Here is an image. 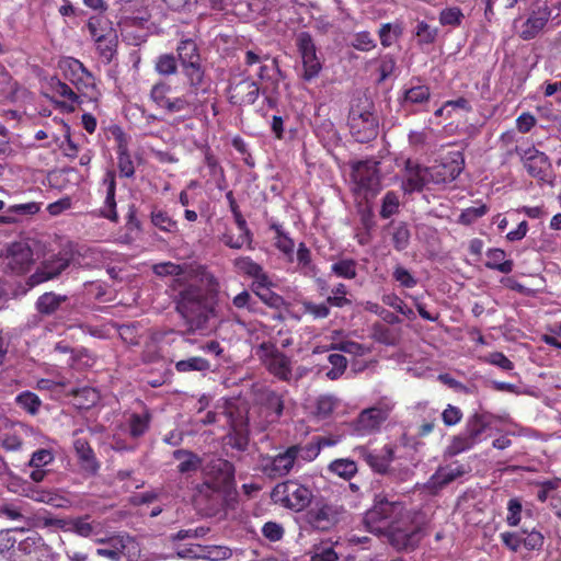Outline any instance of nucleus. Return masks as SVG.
Returning a JSON list of instances; mask_svg holds the SVG:
<instances>
[{"label": "nucleus", "instance_id": "f257e3e1", "mask_svg": "<svg viewBox=\"0 0 561 561\" xmlns=\"http://www.w3.org/2000/svg\"><path fill=\"white\" fill-rule=\"evenodd\" d=\"M157 276H172L169 289L175 296L176 310L185 320L192 332L203 330L211 314L207 298L198 286L187 285L188 273L186 265L162 262L152 267Z\"/></svg>", "mask_w": 561, "mask_h": 561}, {"label": "nucleus", "instance_id": "f03ea898", "mask_svg": "<svg viewBox=\"0 0 561 561\" xmlns=\"http://www.w3.org/2000/svg\"><path fill=\"white\" fill-rule=\"evenodd\" d=\"M58 66L65 79L69 80L80 94H77L60 79L53 77L46 84L47 95L53 101L73 111L77 105L82 103L81 98L89 101L98 100L100 92L96 89L95 78L80 60L73 57H64Z\"/></svg>", "mask_w": 561, "mask_h": 561}, {"label": "nucleus", "instance_id": "7ed1b4c3", "mask_svg": "<svg viewBox=\"0 0 561 561\" xmlns=\"http://www.w3.org/2000/svg\"><path fill=\"white\" fill-rule=\"evenodd\" d=\"M362 453L374 471L389 473L401 481L411 478L412 467H415L416 463L414 447L409 444L405 436H402L394 445H386L379 451H368L363 448Z\"/></svg>", "mask_w": 561, "mask_h": 561}, {"label": "nucleus", "instance_id": "20e7f679", "mask_svg": "<svg viewBox=\"0 0 561 561\" xmlns=\"http://www.w3.org/2000/svg\"><path fill=\"white\" fill-rule=\"evenodd\" d=\"M209 93L204 88L188 85L185 93L173 95V87L169 82L160 80L151 87L149 99L158 108L169 114L196 113L205 105V95Z\"/></svg>", "mask_w": 561, "mask_h": 561}, {"label": "nucleus", "instance_id": "39448f33", "mask_svg": "<svg viewBox=\"0 0 561 561\" xmlns=\"http://www.w3.org/2000/svg\"><path fill=\"white\" fill-rule=\"evenodd\" d=\"M270 228L275 232L273 238L274 247L280 252L287 263L295 264L294 271L306 276H314L317 270L312 262L310 249L304 242H300L295 252V241L284 229L283 225L274 221L270 225Z\"/></svg>", "mask_w": 561, "mask_h": 561}, {"label": "nucleus", "instance_id": "423d86ee", "mask_svg": "<svg viewBox=\"0 0 561 561\" xmlns=\"http://www.w3.org/2000/svg\"><path fill=\"white\" fill-rule=\"evenodd\" d=\"M244 64L249 67L257 66L256 76L262 82V95L270 107L276 106L274 94L278 90L282 78V71L276 58H271L266 54L247 50Z\"/></svg>", "mask_w": 561, "mask_h": 561}, {"label": "nucleus", "instance_id": "0eeeda50", "mask_svg": "<svg viewBox=\"0 0 561 561\" xmlns=\"http://www.w3.org/2000/svg\"><path fill=\"white\" fill-rule=\"evenodd\" d=\"M204 488L210 490L218 501H226L234 491V467L221 458L211 459L203 467Z\"/></svg>", "mask_w": 561, "mask_h": 561}, {"label": "nucleus", "instance_id": "6e6552de", "mask_svg": "<svg viewBox=\"0 0 561 561\" xmlns=\"http://www.w3.org/2000/svg\"><path fill=\"white\" fill-rule=\"evenodd\" d=\"M176 51L188 85L204 88L206 92L210 93L211 83L205 77L196 43L191 38L182 39L176 47Z\"/></svg>", "mask_w": 561, "mask_h": 561}, {"label": "nucleus", "instance_id": "1a4fd4ad", "mask_svg": "<svg viewBox=\"0 0 561 561\" xmlns=\"http://www.w3.org/2000/svg\"><path fill=\"white\" fill-rule=\"evenodd\" d=\"M272 499L286 508L301 512L310 505L313 493L298 480H287L276 484L272 491Z\"/></svg>", "mask_w": 561, "mask_h": 561}, {"label": "nucleus", "instance_id": "9d476101", "mask_svg": "<svg viewBox=\"0 0 561 561\" xmlns=\"http://www.w3.org/2000/svg\"><path fill=\"white\" fill-rule=\"evenodd\" d=\"M486 427L488 423L483 415L474 413L469 416L465 428L458 435L454 436L450 444L447 446L446 455L453 457L473 448L482 442Z\"/></svg>", "mask_w": 561, "mask_h": 561}, {"label": "nucleus", "instance_id": "9b49d317", "mask_svg": "<svg viewBox=\"0 0 561 561\" xmlns=\"http://www.w3.org/2000/svg\"><path fill=\"white\" fill-rule=\"evenodd\" d=\"M255 354L271 375L283 381L291 379L293 360L275 344L263 342L257 346Z\"/></svg>", "mask_w": 561, "mask_h": 561}, {"label": "nucleus", "instance_id": "f8f14e48", "mask_svg": "<svg viewBox=\"0 0 561 561\" xmlns=\"http://www.w3.org/2000/svg\"><path fill=\"white\" fill-rule=\"evenodd\" d=\"M527 173L542 183H552L553 170L549 157L534 146L515 148Z\"/></svg>", "mask_w": 561, "mask_h": 561}, {"label": "nucleus", "instance_id": "ddd939ff", "mask_svg": "<svg viewBox=\"0 0 561 561\" xmlns=\"http://www.w3.org/2000/svg\"><path fill=\"white\" fill-rule=\"evenodd\" d=\"M377 116L370 111V106L353 105L348 114V126L352 136L358 142H367L378 134Z\"/></svg>", "mask_w": 561, "mask_h": 561}, {"label": "nucleus", "instance_id": "4468645a", "mask_svg": "<svg viewBox=\"0 0 561 561\" xmlns=\"http://www.w3.org/2000/svg\"><path fill=\"white\" fill-rule=\"evenodd\" d=\"M344 512L343 506L336 503L319 500L307 512L306 520L314 529L329 530L340 522Z\"/></svg>", "mask_w": 561, "mask_h": 561}, {"label": "nucleus", "instance_id": "2eb2a0df", "mask_svg": "<svg viewBox=\"0 0 561 561\" xmlns=\"http://www.w3.org/2000/svg\"><path fill=\"white\" fill-rule=\"evenodd\" d=\"M296 45L302 61L301 78L305 81L316 79L322 70V64L317 55V48L311 35L301 32L297 35Z\"/></svg>", "mask_w": 561, "mask_h": 561}, {"label": "nucleus", "instance_id": "dca6fc26", "mask_svg": "<svg viewBox=\"0 0 561 561\" xmlns=\"http://www.w3.org/2000/svg\"><path fill=\"white\" fill-rule=\"evenodd\" d=\"M228 100L232 105H252L262 94V89L251 77H234L228 85Z\"/></svg>", "mask_w": 561, "mask_h": 561}, {"label": "nucleus", "instance_id": "f3484780", "mask_svg": "<svg viewBox=\"0 0 561 561\" xmlns=\"http://www.w3.org/2000/svg\"><path fill=\"white\" fill-rule=\"evenodd\" d=\"M352 178L358 190L376 194L380 183L378 162L373 160L357 162L353 167Z\"/></svg>", "mask_w": 561, "mask_h": 561}, {"label": "nucleus", "instance_id": "a211bd4d", "mask_svg": "<svg viewBox=\"0 0 561 561\" xmlns=\"http://www.w3.org/2000/svg\"><path fill=\"white\" fill-rule=\"evenodd\" d=\"M430 184L428 168L419 164L412 159L404 161L401 188L404 193L420 192Z\"/></svg>", "mask_w": 561, "mask_h": 561}, {"label": "nucleus", "instance_id": "6ab92c4d", "mask_svg": "<svg viewBox=\"0 0 561 561\" xmlns=\"http://www.w3.org/2000/svg\"><path fill=\"white\" fill-rule=\"evenodd\" d=\"M108 546L96 549V554L112 561H121L123 556H131L136 548V541L125 533H117L108 537Z\"/></svg>", "mask_w": 561, "mask_h": 561}, {"label": "nucleus", "instance_id": "aec40b11", "mask_svg": "<svg viewBox=\"0 0 561 561\" xmlns=\"http://www.w3.org/2000/svg\"><path fill=\"white\" fill-rule=\"evenodd\" d=\"M393 506L387 501L376 503L364 516L365 528L376 535L383 534L389 525Z\"/></svg>", "mask_w": 561, "mask_h": 561}, {"label": "nucleus", "instance_id": "412c9836", "mask_svg": "<svg viewBox=\"0 0 561 561\" xmlns=\"http://www.w3.org/2000/svg\"><path fill=\"white\" fill-rule=\"evenodd\" d=\"M293 469H297L295 458L288 447L285 451L262 460V470L271 478L287 476Z\"/></svg>", "mask_w": 561, "mask_h": 561}, {"label": "nucleus", "instance_id": "4be33fe9", "mask_svg": "<svg viewBox=\"0 0 561 561\" xmlns=\"http://www.w3.org/2000/svg\"><path fill=\"white\" fill-rule=\"evenodd\" d=\"M466 473L465 467L460 463L440 466L425 483V489L436 494L443 488Z\"/></svg>", "mask_w": 561, "mask_h": 561}, {"label": "nucleus", "instance_id": "5701e85b", "mask_svg": "<svg viewBox=\"0 0 561 561\" xmlns=\"http://www.w3.org/2000/svg\"><path fill=\"white\" fill-rule=\"evenodd\" d=\"M8 266L15 273L26 272L33 262L31 248L23 242L12 243L7 250Z\"/></svg>", "mask_w": 561, "mask_h": 561}, {"label": "nucleus", "instance_id": "b1692460", "mask_svg": "<svg viewBox=\"0 0 561 561\" xmlns=\"http://www.w3.org/2000/svg\"><path fill=\"white\" fill-rule=\"evenodd\" d=\"M461 171V163L456 160L428 167L430 184H444L453 182L459 176Z\"/></svg>", "mask_w": 561, "mask_h": 561}, {"label": "nucleus", "instance_id": "393cba45", "mask_svg": "<svg viewBox=\"0 0 561 561\" xmlns=\"http://www.w3.org/2000/svg\"><path fill=\"white\" fill-rule=\"evenodd\" d=\"M105 188V199L103 206L100 208V215L111 221H117L118 216L116 211V201H115V191H116V182H115V173L113 171H107L103 178L102 182Z\"/></svg>", "mask_w": 561, "mask_h": 561}, {"label": "nucleus", "instance_id": "a878e982", "mask_svg": "<svg viewBox=\"0 0 561 561\" xmlns=\"http://www.w3.org/2000/svg\"><path fill=\"white\" fill-rule=\"evenodd\" d=\"M387 421L376 409L369 407L363 410L356 419L355 431L358 435L376 432Z\"/></svg>", "mask_w": 561, "mask_h": 561}, {"label": "nucleus", "instance_id": "bb28decb", "mask_svg": "<svg viewBox=\"0 0 561 561\" xmlns=\"http://www.w3.org/2000/svg\"><path fill=\"white\" fill-rule=\"evenodd\" d=\"M68 266V259L56 257L55 260L44 264L33 275H31L28 283L31 286H35L43 282L53 279L61 274Z\"/></svg>", "mask_w": 561, "mask_h": 561}, {"label": "nucleus", "instance_id": "cd10ccee", "mask_svg": "<svg viewBox=\"0 0 561 561\" xmlns=\"http://www.w3.org/2000/svg\"><path fill=\"white\" fill-rule=\"evenodd\" d=\"M32 501L56 508H68L71 505L70 500L62 495L58 489L45 488L41 484L35 485Z\"/></svg>", "mask_w": 561, "mask_h": 561}, {"label": "nucleus", "instance_id": "c85d7f7f", "mask_svg": "<svg viewBox=\"0 0 561 561\" xmlns=\"http://www.w3.org/2000/svg\"><path fill=\"white\" fill-rule=\"evenodd\" d=\"M67 533H73L83 538H92L93 536L102 535V524L96 520H91L90 515L78 517H69Z\"/></svg>", "mask_w": 561, "mask_h": 561}, {"label": "nucleus", "instance_id": "c756f323", "mask_svg": "<svg viewBox=\"0 0 561 561\" xmlns=\"http://www.w3.org/2000/svg\"><path fill=\"white\" fill-rule=\"evenodd\" d=\"M261 405L266 421L268 423L276 422L283 414V396L272 390L264 391L261 396Z\"/></svg>", "mask_w": 561, "mask_h": 561}, {"label": "nucleus", "instance_id": "7c9ffc66", "mask_svg": "<svg viewBox=\"0 0 561 561\" xmlns=\"http://www.w3.org/2000/svg\"><path fill=\"white\" fill-rule=\"evenodd\" d=\"M549 16L550 12H548L547 8L534 11L527 21L523 24L520 31L522 38H534L545 27Z\"/></svg>", "mask_w": 561, "mask_h": 561}, {"label": "nucleus", "instance_id": "2f4dec72", "mask_svg": "<svg viewBox=\"0 0 561 561\" xmlns=\"http://www.w3.org/2000/svg\"><path fill=\"white\" fill-rule=\"evenodd\" d=\"M73 448L81 467L88 472L95 473L99 469V463L88 440L83 437L75 438Z\"/></svg>", "mask_w": 561, "mask_h": 561}, {"label": "nucleus", "instance_id": "473e14b6", "mask_svg": "<svg viewBox=\"0 0 561 561\" xmlns=\"http://www.w3.org/2000/svg\"><path fill=\"white\" fill-rule=\"evenodd\" d=\"M173 457L180 461L178 470L182 474L196 472L199 468L203 469L202 458L187 449H176L173 451Z\"/></svg>", "mask_w": 561, "mask_h": 561}, {"label": "nucleus", "instance_id": "72a5a7b5", "mask_svg": "<svg viewBox=\"0 0 561 561\" xmlns=\"http://www.w3.org/2000/svg\"><path fill=\"white\" fill-rule=\"evenodd\" d=\"M485 255V266L488 268L495 270L504 274H508L513 271L514 262L512 260L506 259V253L504 250L499 248L489 249Z\"/></svg>", "mask_w": 561, "mask_h": 561}, {"label": "nucleus", "instance_id": "f704fd0d", "mask_svg": "<svg viewBox=\"0 0 561 561\" xmlns=\"http://www.w3.org/2000/svg\"><path fill=\"white\" fill-rule=\"evenodd\" d=\"M290 451L295 458L297 469H300L305 463L311 462L320 454V446L318 444L294 445L290 446Z\"/></svg>", "mask_w": 561, "mask_h": 561}, {"label": "nucleus", "instance_id": "c9c22d12", "mask_svg": "<svg viewBox=\"0 0 561 561\" xmlns=\"http://www.w3.org/2000/svg\"><path fill=\"white\" fill-rule=\"evenodd\" d=\"M403 34L402 22L382 23L378 31V36L382 47L392 46Z\"/></svg>", "mask_w": 561, "mask_h": 561}, {"label": "nucleus", "instance_id": "e433bc0d", "mask_svg": "<svg viewBox=\"0 0 561 561\" xmlns=\"http://www.w3.org/2000/svg\"><path fill=\"white\" fill-rule=\"evenodd\" d=\"M150 218L152 225L163 232L175 234L179 231L178 222L163 209L153 208Z\"/></svg>", "mask_w": 561, "mask_h": 561}, {"label": "nucleus", "instance_id": "4c0bfd02", "mask_svg": "<svg viewBox=\"0 0 561 561\" xmlns=\"http://www.w3.org/2000/svg\"><path fill=\"white\" fill-rule=\"evenodd\" d=\"M67 300V296L57 295L55 293H45L36 301V308L42 314H51L59 309L62 302Z\"/></svg>", "mask_w": 561, "mask_h": 561}, {"label": "nucleus", "instance_id": "58836bf2", "mask_svg": "<svg viewBox=\"0 0 561 561\" xmlns=\"http://www.w3.org/2000/svg\"><path fill=\"white\" fill-rule=\"evenodd\" d=\"M55 459L56 450L51 446L42 447L32 453L25 467L46 469Z\"/></svg>", "mask_w": 561, "mask_h": 561}, {"label": "nucleus", "instance_id": "ea45409f", "mask_svg": "<svg viewBox=\"0 0 561 561\" xmlns=\"http://www.w3.org/2000/svg\"><path fill=\"white\" fill-rule=\"evenodd\" d=\"M328 470L345 480L352 479L357 472V465L348 458L335 459L330 462Z\"/></svg>", "mask_w": 561, "mask_h": 561}, {"label": "nucleus", "instance_id": "a19ab883", "mask_svg": "<svg viewBox=\"0 0 561 561\" xmlns=\"http://www.w3.org/2000/svg\"><path fill=\"white\" fill-rule=\"evenodd\" d=\"M560 484L561 479L559 478L538 482L537 500L541 503L549 501L550 507L552 508L553 496L560 492Z\"/></svg>", "mask_w": 561, "mask_h": 561}, {"label": "nucleus", "instance_id": "79ce46f5", "mask_svg": "<svg viewBox=\"0 0 561 561\" xmlns=\"http://www.w3.org/2000/svg\"><path fill=\"white\" fill-rule=\"evenodd\" d=\"M371 62L377 65L379 82L387 80L397 70V60L391 54L380 55L378 58L373 59Z\"/></svg>", "mask_w": 561, "mask_h": 561}, {"label": "nucleus", "instance_id": "37998d69", "mask_svg": "<svg viewBox=\"0 0 561 561\" xmlns=\"http://www.w3.org/2000/svg\"><path fill=\"white\" fill-rule=\"evenodd\" d=\"M16 404L31 415H36L42 405V401L37 394L31 391H23L15 398Z\"/></svg>", "mask_w": 561, "mask_h": 561}, {"label": "nucleus", "instance_id": "c03bdc74", "mask_svg": "<svg viewBox=\"0 0 561 561\" xmlns=\"http://www.w3.org/2000/svg\"><path fill=\"white\" fill-rule=\"evenodd\" d=\"M431 91L427 85L421 84L407 89L404 91V104H423L430 100Z\"/></svg>", "mask_w": 561, "mask_h": 561}, {"label": "nucleus", "instance_id": "a18cd8bd", "mask_svg": "<svg viewBox=\"0 0 561 561\" xmlns=\"http://www.w3.org/2000/svg\"><path fill=\"white\" fill-rule=\"evenodd\" d=\"M209 368V362L203 357H190L187 359L179 360L175 364V369L179 373L207 371Z\"/></svg>", "mask_w": 561, "mask_h": 561}, {"label": "nucleus", "instance_id": "49530a36", "mask_svg": "<svg viewBox=\"0 0 561 561\" xmlns=\"http://www.w3.org/2000/svg\"><path fill=\"white\" fill-rule=\"evenodd\" d=\"M331 271L339 277L353 279L357 275V263L352 259H343L332 264Z\"/></svg>", "mask_w": 561, "mask_h": 561}, {"label": "nucleus", "instance_id": "de8ad7c7", "mask_svg": "<svg viewBox=\"0 0 561 561\" xmlns=\"http://www.w3.org/2000/svg\"><path fill=\"white\" fill-rule=\"evenodd\" d=\"M232 556V550L227 546L207 545L203 546V560L224 561Z\"/></svg>", "mask_w": 561, "mask_h": 561}, {"label": "nucleus", "instance_id": "09e8293b", "mask_svg": "<svg viewBox=\"0 0 561 561\" xmlns=\"http://www.w3.org/2000/svg\"><path fill=\"white\" fill-rule=\"evenodd\" d=\"M329 364L331 368L325 371V376L331 380L339 379L345 371L347 366L346 358L341 354H331L329 355Z\"/></svg>", "mask_w": 561, "mask_h": 561}, {"label": "nucleus", "instance_id": "8fccbe9b", "mask_svg": "<svg viewBox=\"0 0 561 561\" xmlns=\"http://www.w3.org/2000/svg\"><path fill=\"white\" fill-rule=\"evenodd\" d=\"M150 415L148 413L131 414L129 419V433L133 437H139L146 433L149 427Z\"/></svg>", "mask_w": 561, "mask_h": 561}, {"label": "nucleus", "instance_id": "3c124183", "mask_svg": "<svg viewBox=\"0 0 561 561\" xmlns=\"http://www.w3.org/2000/svg\"><path fill=\"white\" fill-rule=\"evenodd\" d=\"M154 69L161 76L176 73L178 65L175 57L171 54L160 55L156 60Z\"/></svg>", "mask_w": 561, "mask_h": 561}, {"label": "nucleus", "instance_id": "603ef678", "mask_svg": "<svg viewBox=\"0 0 561 561\" xmlns=\"http://www.w3.org/2000/svg\"><path fill=\"white\" fill-rule=\"evenodd\" d=\"M463 20V13L458 7L445 8L439 13V23L443 26H459Z\"/></svg>", "mask_w": 561, "mask_h": 561}, {"label": "nucleus", "instance_id": "864d4df0", "mask_svg": "<svg viewBox=\"0 0 561 561\" xmlns=\"http://www.w3.org/2000/svg\"><path fill=\"white\" fill-rule=\"evenodd\" d=\"M233 265L239 274L253 277L262 267L254 262L250 256H239L233 261Z\"/></svg>", "mask_w": 561, "mask_h": 561}, {"label": "nucleus", "instance_id": "5fc2aeb1", "mask_svg": "<svg viewBox=\"0 0 561 561\" xmlns=\"http://www.w3.org/2000/svg\"><path fill=\"white\" fill-rule=\"evenodd\" d=\"M337 405V400L333 396H321L316 402V414L321 419H325L331 415Z\"/></svg>", "mask_w": 561, "mask_h": 561}, {"label": "nucleus", "instance_id": "6e6d98bb", "mask_svg": "<svg viewBox=\"0 0 561 561\" xmlns=\"http://www.w3.org/2000/svg\"><path fill=\"white\" fill-rule=\"evenodd\" d=\"M392 277L403 288H413L417 284V278L402 265H397L393 268Z\"/></svg>", "mask_w": 561, "mask_h": 561}, {"label": "nucleus", "instance_id": "4d7b16f0", "mask_svg": "<svg viewBox=\"0 0 561 561\" xmlns=\"http://www.w3.org/2000/svg\"><path fill=\"white\" fill-rule=\"evenodd\" d=\"M382 302L392 309L397 310L401 314L411 319L414 318V312L409 308L404 301L396 294H387L382 296Z\"/></svg>", "mask_w": 561, "mask_h": 561}, {"label": "nucleus", "instance_id": "13d9d810", "mask_svg": "<svg viewBox=\"0 0 561 561\" xmlns=\"http://www.w3.org/2000/svg\"><path fill=\"white\" fill-rule=\"evenodd\" d=\"M399 196L394 192H388L382 198L380 216L385 219L390 218L399 209Z\"/></svg>", "mask_w": 561, "mask_h": 561}, {"label": "nucleus", "instance_id": "bf43d9fd", "mask_svg": "<svg viewBox=\"0 0 561 561\" xmlns=\"http://www.w3.org/2000/svg\"><path fill=\"white\" fill-rule=\"evenodd\" d=\"M488 211V207L484 204L468 207L463 209L459 216V222L463 225H471L477 219L484 216Z\"/></svg>", "mask_w": 561, "mask_h": 561}, {"label": "nucleus", "instance_id": "052dcab7", "mask_svg": "<svg viewBox=\"0 0 561 561\" xmlns=\"http://www.w3.org/2000/svg\"><path fill=\"white\" fill-rule=\"evenodd\" d=\"M332 295L328 297L327 302L334 307H344L351 305V300L346 298L347 287L340 283L332 288Z\"/></svg>", "mask_w": 561, "mask_h": 561}, {"label": "nucleus", "instance_id": "680f3d73", "mask_svg": "<svg viewBox=\"0 0 561 561\" xmlns=\"http://www.w3.org/2000/svg\"><path fill=\"white\" fill-rule=\"evenodd\" d=\"M352 46L360 51H369L376 47V42L369 32L363 31L354 35Z\"/></svg>", "mask_w": 561, "mask_h": 561}, {"label": "nucleus", "instance_id": "e2e57ef3", "mask_svg": "<svg viewBox=\"0 0 561 561\" xmlns=\"http://www.w3.org/2000/svg\"><path fill=\"white\" fill-rule=\"evenodd\" d=\"M415 35L420 44H432L436 39L437 30L433 28L425 21L417 23Z\"/></svg>", "mask_w": 561, "mask_h": 561}, {"label": "nucleus", "instance_id": "0e129e2a", "mask_svg": "<svg viewBox=\"0 0 561 561\" xmlns=\"http://www.w3.org/2000/svg\"><path fill=\"white\" fill-rule=\"evenodd\" d=\"M393 245L398 251L407 249L410 241V231L404 224L394 227L392 233Z\"/></svg>", "mask_w": 561, "mask_h": 561}, {"label": "nucleus", "instance_id": "69168bd1", "mask_svg": "<svg viewBox=\"0 0 561 561\" xmlns=\"http://www.w3.org/2000/svg\"><path fill=\"white\" fill-rule=\"evenodd\" d=\"M483 360L505 371L514 369L513 362L501 352L490 353L486 356H484Z\"/></svg>", "mask_w": 561, "mask_h": 561}, {"label": "nucleus", "instance_id": "338daca9", "mask_svg": "<svg viewBox=\"0 0 561 561\" xmlns=\"http://www.w3.org/2000/svg\"><path fill=\"white\" fill-rule=\"evenodd\" d=\"M545 541L543 535L533 529L531 531H523V546L527 550H539L541 549Z\"/></svg>", "mask_w": 561, "mask_h": 561}, {"label": "nucleus", "instance_id": "774afa93", "mask_svg": "<svg viewBox=\"0 0 561 561\" xmlns=\"http://www.w3.org/2000/svg\"><path fill=\"white\" fill-rule=\"evenodd\" d=\"M337 553L328 545L317 547L311 557V561H337Z\"/></svg>", "mask_w": 561, "mask_h": 561}]
</instances>
